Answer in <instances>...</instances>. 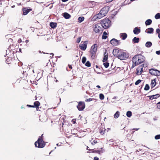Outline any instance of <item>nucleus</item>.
Masks as SVG:
<instances>
[{"instance_id": "69168bd1", "label": "nucleus", "mask_w": 160, "mask_h": 160, "mask_svg": "<svg viewBox=\"0 0 160 160\" xmlns=\"http://www.w3.org/2000/svg\"><path fill=\"white\" fill-rule=\"evenodd\" d=\"M68 0H62V1L63 2H66L68 1Z\"/></svg>"}, {"instance_id": "72a5a7b5", "label": "nucleus", "mask_w": 160, "mask_h": 160, "mask_svg": "<svg viewBox=\"0 0 160 160\" xmlns=\"http://www.w3.org/2000/svg\"><path fill=\"white\" fill-rule=\"evenodd\" d=\"M155 18L156 19H158L160 18V13H158L156 14L155 16Z\"/></svg>"}, {"instance_id": "864d4df0", "label": "nucleus", "mask_w": 160, "mask_h": 160, "mask_svg": "<svg viewBox=\"0 0 160 160\" xmlns=\"http://www.w3.org/2000/svg\"><path fill=\"white\" fill-rule=\"evenodd\" d=\"M43 134H42L41 136L39 137L38 138H41V139H42L43 140Z\"/></svg>"}, {"instance_id": "f03ea898", "label": "nucleus", "mask_w": 160, "mask_h": 160, "mask_svg": "<svg viewBox=\"0 0 160 160\" xmlns=\"http://www.w3.org/2000/svg\"><path fill=\"white\" fill-rule=\"evenodd\" d=\"M98 45L95 44L92 45L91 47L90 52V53L91 58L93 59L96 57V54L97 50Z\"/></svg>"}, {"instance_id": "cd10ccee", "label": "nucleus", "mask_w": 160, "mask_h": 160, "mask_svg": "<svg viewBox=\"0 0 160 160\" xmlns=\"http://www.w3.org/2000/svg\"><path fill=\"white\" fill-rule=\"evenodd\" d=\"M132 41L134 43H138L139 42V38L135 37L132 39Z\"/></svg>"}, {"instance_id": "6e6552de", "label": "nucleus", "mask_w": 160, "mask_h": 160, "mask_svg": "<svg viewBox=\"0 0 160 160\" xmlns=\"http://www.w3.org/2000/svg\"><path fill=\"white\" fill-rule=\"evenodd\" d=\"M122 50L121 49L116 48L114 49L113 50V55L114 56H116L118 58V56L120 55V53H121Z\"/></svg>"}, {"instance_id": "bb28decb", "label": "nucleus", "mask_w": 160, "mask_h": 160, "mask_svg": "<svg viewBox=\"0 0 160 160\" xmlns=\"http://www.w3.org/2000/svg\"><path fill=\"white\" fill-rule=\"evenodd\" d=\"M152 23V20L150 19H148L145 22L146 25H149Z\"/></svg>"}, {"instance_id": "4468645a", "label": "nucleus", "mask_w": 160, "mask_h": 160, "mask_svg": "<svg viewBox=\"0 0 160 160\" xmlns=\"http://www.w3.org/2000/svg\"><path fill=\"white\" fill-rule=\"evenodd\" d=\"M104 17L103 15L99 12L94 15L93 17V18H94L95 19H101L102 17Z\"/></svg>"}, {"instance_id": "7ed1b4c3", "label": "nucleus", "mask_w": 160, "mask_h": 160, "mask_svg": "<svg viewBox=\"0 0 160 160\" xmlns=\"http://www.w3.org/2000/svg\"><path fill=\"white\" fill-rule=\"evenodd\" d=\"M101 24L104 28L107 29L111 26V21L108 18H106L101 20Z\"/></svg>"}, {"instance_id": "0e129e2a", "label": "nucleus", "mask_w": 160, "mask_h": 160, "mask_svg": "<svg viewBox=\"0 0 160 160\" xmlns=\"http://www.w3.org/2000/svg\"><path fill=\"white\" fill-rule=\"evenodd\" d=\"M96 87H97V88H101L100 86H99V85H97V86Z\"/></svg>"}, {"instance_id": "c85d7f7f", "label": "nucleus", "mask_w": 160, "mask_h": 160, "mask_svg": "<svg viewBox=\"0 0 160 160\" xmlns=\"http://www.w3.org/2000/svg\"><path fill=\"white\" fill-rule=\"evenodd\" d=\"M152 45V43L151 42H147L145 44V46L147 48L150 47Z\"/></svg>"}, {"instance_id": "0eeeda50", "label": "nucleus", "mask_w": 160, "mask_h": 160, "mask_svg": "<svg viewBox=\"0 0 160 160\" xmlns=\"http://www.w3.org/2000/svg\"><path fill=\"white\" fill-rule=\"evenodd\" d=\"M85 107V104L84 102L80 101L78 102L77 108L79 111H83Z\"/></svg>"}, {"instance_id": "58836bf2", "label": "nucleus", "mask_w": 160, "mask_h": 160, "mask_svg": "<svg viewBox=\"0 0 160 160\" xmlns=\"http://www.w3.org/2000/svg\"><path fill=\"white\" fill-rule=\"evenodd\" d=\"M85 65L87 67H90L91 66V64L89 61H87L85 63Z\"/></svg>"}, {"instance_id": "de8ad7c7", "label": "nucleus", "mask_w": 160, "mask_h": 160, "mask_svg": "<svg viewBox=\"0 0 160 160\" xmlns=\"http://www.w3.org/2000/svg\"><path fill=\"white\" fill-rule=\"evenodd\" d=\"M76 119H73L72 121V122L73 124L76 123Z\"/></svg>"}, {"instance_id": "9d476101", "label": "nucleus", "mask_w": 160, "mask_h": 160, "mask_svg": "<svg viewBox=\"0 0 160 160\" xmlns=\"http://www.w3.org/2000/svg\"><path fill=\"white\" fill-rule=\"evenodd\" d=\"M110 43L114 46L119 45L120 44V42L119 40L115 38L112 39L110 41Z\"/></svg>"}, {"instance_id": "09e8293b", "label": "nucleus", "mask_w": 160, "mask_h": 160, "mask_svg": "<svg viewBox=\"0 0 160 160\" xmlns=\"http://www.w3.org/2000/svg\"><path fill=\"white\" fill-rule=\"evenodd\" d=\"M107 38V36L106 35H103L102 36V38L103 39H106Z\"/></svg>"}, {"instance_id": "a878e982", "label": "nucleus", "mask_w": 160, "mask_h": 160, "mask_svg": "<svg viewBox=\"0 0 160 160\" xmlns=\"http://www.w3.org/2000/svg\"><path fill=\"white\" fill-rule=\"evenodd\" d=\"M57 24L56 22H51L50 23V26L53 28H55L57 27Z\"/></svg>"}, {"instance_id": "f3484780", "label": "nucleus", "mask_w": 160, "mask_h": 160, "mask_svg": "<svg viewBox=\"0 0 160 160\" xmlns=\"http://www.w3.org/2000/svg\"><path fill=\"white\" fill-rule=\"evenodd\" d=\"M160 96V95L159 94H157L155 95L149 96L148 97L149 98V99L152 100L153 99H157L158 98H159Z\"/></svg>"}, {"instance_id": "423d86ee", "label": "nucleus", "mask_w": 160, "mask_h": 160, "mask_svg": "<svg viewBox=\"0 0 160 160\" xmlns=\"http://www.w3.org/2000/svg\"><path fill=\"white\" fill-rule=\"evenodd\" d=\"M149 72L152 75L156 76H160V71L154 69H150L149 70Z\"/></svg>"}, {"instance_id": "20e7f679", "label": "nucleus", "mask_w": 160, "mask_h": 160, "mask_svg": "<svg viewBox=\"0 0 160 160\" xmlns=\"http://www.w3.org/2000/svg\"><path fill=\"white\" fill-rule=\"evenodd\" d=\"M46 143V142L42 139L38 138L37 141L35 142V145L36 147L42 148L45 146Z\"/></svg>"}, {"instance_id": "680f3d73", "label": "nucleus", "mask_w": 160, "mask_h": 160, "mask_svg": "<svg viewBox=\"0 0 160 160\" xmlns=\"http://www.w3.org/2000/svg\"><path fill=\"white\" fill-rule=\"evenodd\" d=\"M51 55H52V56H50V57L51 58H52L53 57V55H54V54L53 53H51L50 54Z\"/></svg>"}, {"instance_id": "a19ab883", "label": "nucleus", "mask_w": 160, "mask_h": 160, "mask_svg": "<svg viewBox=\"0 0 160 160\" xmlns=\"http://www.w3.org/2000/svg\"><path fill=\"white\" fill-rule=\"evenodd\" d=\"M95 100V99L94 98H88V99H87L85 100V101L86 102H90L92 101V100Z\"/></svg>"}, {"instance_id": "aec40b11", "label": "nucleus", "mask_w": 160, "mask_h": 160, "mask_svg": "<svg viewBox=\"0 0 160 160\" xmlns=\"http://www.w3.org/2000/svg\"><path fill=\"white\" fill-rule=\"evenodd\" d=\"M127 34L125 33H121L120 34V37L123 40H125L127 38Z\"/></svg>"}, {"instance_id": "49530a36", "label": "nucleus", "mask_w": 160, "mask_h": 160, "mask_svg": "<svg viewBox=\"0 0 160 160\" xmlns=\"http://www.w3.org/2000/svg\"><path fill=\"white\" fill-rule=\"evenodd\" d=\"M157 108L158 109H160V102L157 104Z\"/></svg>"}, {"instance_id": "2f4dec72", "label": "nucleus", "mask_w": 160, "mask_h": 160, "mask_svg": "<svg viewBox=\"0 0 160 160\" xmlns=\"http://www.w3.org/2000/svg\"><path fill=\"white\" fill-rule=\"evenodd\" d=\"M84 19V18L83 17H80L78 18V22H81L83 21Z\"/></svg>"}, {"instance_id": "2eb2a0df", "label": "nucleus", "mask_w": 160, "mask_h": 160, "mask_svg": "<svg viewBox=\"0 0 160 160\" xmlns=\"http://www.w3.org/2000/svg\"><path fill=\"white\" fill-rule=\"evenodd\" d=\"M40 105V102L38 101H36L34 102V105H33V106L34 107V108H36L37 111H38L39 110V107Z\"/></svg>"}, {"instance_id": "3c124183", "label": "nucleus", "mask_w": 160, "mask_h": 160, "mask_svg": "<svg viewBox=\"0 0 160 160\" xmlns=\"http://www.w3.org/2000/svg\"><path fill=\"white\" fill-rule=\"evenodd\" d=\"M156 32L157 33H158V34H159V33H160V30L159 29V28H157L156 29Z\"/></svg>"}, {"instance_id": "4d7b16f0", "label": "nucleus", "mask_w": 160, "mask_h": 160, "mask_svg": "<svg viewBox=\"0 0 160 160\" xmlns=\"http://www.w3.org/2000/svg\"><path fill=\"white\" fill-rule=\"evenodd\" d=\"M99 158L96 157H95L94 158V160H99Z\"/></svg>"}, {"instance_id": "393cba45", "label": "nucleus", "mask_w": 160, "mask_h": 160, "mask_svg": "<svg viewBox=\"0 0 160 160\" xmlns=\"http://www.w3.org/2000/svg\"><path fill=\"white\" fill-rule=\"evenodd\" d=\"M63 17L66 19H69L71 17V15L67 12H65L63 13Z\"/></svg>"}, {"instance_id": "e433bc0d", "label": "nucleus", "mask_w": 160, "mask_h": 160, "mask_svg": "<svg viewBox=\"0 0 160 160\" xmlns=\"http://www.w3.org/2000/svg\"><path fill=\"white\" fill-rule=\"evenodd\" d=\"M18 43H19L22 42V43L20 44V46H22V45H24V41H22L21 38H19L18 39Z\"/></svg>"}, {"instance_id": "5fc2aeb1", "label": "nucleus", "mask_w": 160, "mask_h": 160, "mask_svg": "<svg viewBox=\"0 0 160 160\" xmlns=\"http://www.w3.org/2000/svg\"><path fill=\"white\" fill-rule=\"evenodd\" d=\"M81 40V38H78L77 40V42L78 43Z\"/></svg>"}, {"instance_id": "412c9836", "label": "nucleus", "mask_w": 160, "mask_h": 160, "mask_svg": "<svg viewBox=\"0 0 160 160\" xmlns=\"http://www.w3.org/2000/svg\"><path fill=\"white\" fill-rule=\"evenodd\" d=\"M153 30V29L152 28H150L146 29L145 32L148 33H152Z\"/></svg>"}, {"instance_id": "dca6fc26", "label": "nucleus", "mask_w": 160, "mask_h": 160, "mask_svg": "<svg viewBox=\"0 0 160 160\" xmlns=\"http://www.w3.org/2000/svg\"><path fill=\"white\" fill-rule=\"evenodd\" d=\"M133 33L135 34H138L141 32L140 27H135L133 31Z\"/></svg>"}, {"instance_id": "774afa93", "label": "nucleus", "mask_w": 160, "mask_h": 160, "mask_svg": "<svg viewBox=\"0 0 160 160\" xmlns=\"http://www.w3.org/2000/svg\"><path fill=\"white\" fill-rule=\"evenodd\" d=\"M96 67L97 68H98V65H96Z\"/></svg>"}, {"instance_id": "5701e85b", "label": "nucleus", "mask_w": 160, "mask_h": 160, "mask_svg": "<svg viewBox=\"0 0 160 160\" xmlns=\"http://www.w3.org/2000/svg\"><path fill=\"white\" fill-rule=\"evenodd\" d=\"M156 80L155 79L152 80L151 81V88H152L154 87L156 85Z\"/></svg>"}, {"instance_id": "6e6d98bb", "label": "nucleus", "mask_w": 160, "mask_h": 160, "mask_svg": "<svg viewBox=\"0 0 160 160\" xmlns=\"http://www.w3.org/2000/svg\"><path fill=\"white\" fill-rule=\"evenodd\" d=\"M156 53L158 55H160V50L157 51L156 52Z\"/></svg>"}, {"instance_id": "13d9d810", "label": "nucleus", "mask_w": 160, "mask_h": 160, "mask_svg": "<svg viewBox=\"0 0 160 160\" xmlns=\"http://www.w3.org/2000/svg\"><path fill=\"white\" fill-rule=\"evenodd\" d=\"M87 149L88 150H90L92 151V149H89V148L87 146Z\"/></svg>"}, {"instance_id": "e2e57ef3", "label": "nucleus", "mask_w": 160, "mask_h": 160, "mask_svg": "<svg viewBox=\"0 0 160 160\" xmlns=\"http://www.w3.org/2000/svg\"><path fill=\"white\" fill-rule=\"evenodd\" d=\"M103 35H107V32H103Z\"/></svg>"}, {"instance_id": "9b49d317", "label": "nucleus", "mask_w": 160, "mask_h": 160, "mask_svg": "<svg viewBox=\"0 0 160 160\" xmlns=\"http://www.w3.org/2000/svg\"><path fill=\"white\" fill-rule=\"evenodd\" d=\"M32 10V9H31L30 8L27 7L23 8L22 9V11L23 12V14L24 15H26L28 14V13L30 11Z\"/></svg>"}, {"instance_id": "ea45409f", "label": "nucleus", "mask_w": 160, "mask_h": 160, "mask_svg": "<svg viewBox=\"0 0 160 160\" xmlns=\"http://www.w3.org/2000/svg\"><path fill=\"white\" fill-rule=\"evenodd\" d=\"M149 88L150 87L149 85L148 84H146L145 86L144 89L145 90H148L149 89Z\"/></svg>"}, {"instance_id": "8fccbe9b", "label": "nucleus", "mask_w": 160, "mask_h": 160, "mask_svg": "<svg viewBox=\"0 0 160 160\" xmlns=\"http://www.w3.org/2000/svg\"><path fill=\"white\" fill-rule=\"evenodd\" d=\"M27 106L29 107V108H34V107L33 106V105H30L29 104H27Z\"/></svg>"}, {"instance_id": "f704fd0d", "label": "nucleus", "mask_w": 160, "mask_h": 160, "mask_svg": "<svg viewBox=\"0 0 160 160\" xmlns=\"http://www.w3.org/2000/svg\"><path fill=\"white\" fill-rule=\"evenodd\" d=\"M92 140H93V139H92L91 140H90V142H91V144L92 145H93L97 143V141H96L95 140H93V141Z\"/></svg>"}, {"instance_id": "79ce46f5", "label": "nucleus", "mask_w": 160, "mask_h": 160, "mask_svg": "<svg viewBox=\"0 0 160 160\" xmlns=\"http://www.w3.org/2000/svg\"><path fill=\"white\" fill-rule=\"evenodd\" d=\"M86 58L85 57H82V63L83 64H84L86 62Z\"/></svg>"}, {"instance_id": "f8f14e48", "label": "nucleus", "mask_w": 160, "mask_h": 160, "mask_svg": "<svg viewBox=\"0 0 160 160\" xmlns=\"http://www.w3.org/2000/svg\"><path fill=\"white\" fill-rule=\"evenodd\" d=\"M79 47L81 50L84 51L86 50L87 47V43L86 42L84 41L82 43H81L79 45Z\"/></svg>"}, {"instance_id": "1a4fd4ad", "label": "nucleus", "mask_w": 160, "mask_h": 160, "mask_svg": "<svg viewBox=\"0 0 160 160\" xmlns=\"http://www.w3.org/2000/svg\"><path fill=\"white\" fill-rule=\"evenodd\" d=\"M142 65L143 66H140L136 69L137 74V75H140L141 74L143 71V67H147V64L145 65L144 64H143Z\"/></svg>"}, {"instance_id": "c03bdc74", "label": "nucleus", "mask_w": 160, "mask_h": 160, "mask_svg": "<svg viewBox=\"0 0 160 160\" xmlns=\"http://www.w3.org/2000/svg\"><path fill=\"white\" fill-rule=\"evenodd\" d=\"M155 138L156 140L160 139V134L156 135L155 137Z\"/></svg>"}, {"instance_id": "a211bd4d", "label": "nucleus", "mask_w": 160, "mask_h": 160, "mask_svg": "<svg viewBox=\"0 0 160 160\" xmlns=\"http://www.w3.org/2000/svg\"><path fill=\"white\" fill-rule=\"evenodd\" d=\"M104 150L102 149V148H101L100 150H94L93 149H92V152L93 153H97L100 154L101 153H103L104 152Z\"/></svg>"}, {"instance_id": "052dcab7", "label": "nucleus", "mask_w": 160, "mask_h": 160, "mask_svg": "<svg viewBox=\"0 0 160 160\" xmlns=\"http://www.w3.org/2000/svg\"><path fill=\"white\" fill-rule=\"evenodd\" d=\"M139 129V128H134L132 129V130H135L136 131H137Z\"/></svg>"}, {"instance_id": "4be33fe9", "label": "nucleus", "mask_w": 160, "mask_h": 160, "mask_svg": "<svg viewBox=\"0 0 160 160\" xmlns=\"http://www.w3.org/2000/svg\"><path fill=\"white\" fill-rule=\"evenodd\" d=\"M108 53L106 52V51L104 53V57L103 58V59L102 60L103 62H105L108 59Z\"/></svg>"}, {"instance_id": "39448f33", "label": "nucleus", "mask_w": 160, "mask_h": 160, "mask_svg": "<svg viewBox=\"0 0 160 160\" xmlns=\"http://www.w3.org/2000/svg\"><path fill=\"white\" fill-rule=\"evenodd\" d=\"M129 57V54L127 52L122 50L118 56V58L120 60H125L127 59Z\"/></svg>"}, {"instance_id": "37998d69", "label": "nucleus", "mask_w": 160, "mask_h": 160, "mask_svg": "<svg viewBox=\"0 0 160 160\" xmlns=\"http://www.w3.org/2000/svg\"><path fill=\"white\" fill-rule=\"evenodd\" d=\"M142 81L140 79H138V80H137L135 82V85H138L139 83H140Z\"/></svg>"}, {"instance_id": "4c0bfd02", "label": "nucleus", "mask_w": 160, "mask_h": 160, "mask_svg": "<svg viewBox=\"0 0 160 160\" xmlns=\"http://www.w3.org/2000/svg\"><path fill=\"white\" fill-rule=\"evenodd\" d=\"M99 98L101 100L104 99V96L103 94H102V93L100 94Z\"/></svg>"}, {"instance_id": "338daca9", "label": "nucleus", "mask_w": 160, "mask_h": 160, "mask_svg": "<svg viewBox=\"0 0 160 160\" xmlns=\"http://www.w3.org/2000/svg\"><path fill=\"white\" fill-rule=\"evenodd\" d=\"M158 38L160 39V33H159L158 35Z\"/></svg>"}, {"instance_id": "7c9ffc66", "label": "nucleus", "mask_w": 160, "mask_h": 160, "mask_svg": "<svg viewBox=\"0 0 160 160\" xmlns=\"http://www.w3.org/2000/svg\"><path fill=\"white\" fill-rule=\"evenodd\" d=\"M106 130V129L105 128H102L101 129L100 133L101 135H103L104 133L105 132Z\"/></svg>"}, {"instance_id": "c756f323", "label": "nucleus", "mask_w": 160, "mask_h": 160, "mask_svg": "<svg viewBox=\"0 0 160 160\" xmlns=\"http://www.w3.org/2000/svg\"><path fill=\"white\" fill-rule=\"evenodd\" d=\"M120 116V112L119 111H117L114 115V118H117L119 117Z\"/></svg>"}, {"instance_id": "a18cd8bd", "label": "nucleus", "mask_w": 160, "mask_h": 160, "mask_svg": "<svg viewBox=\"0 0 160 160\" xmlns=\"http://www.w3.org/2000/svg\"><path fill=\"white\" fill-rule=\"evenodd\" d=\"M29 41L28 40H26L25 41H24V44L25 46H26L27 47L28 46H27V44L29 42Z\"/></svg>"}, {"instance_id": "c9c22d12", "label": "nucleus", "mask_w": 160, "mask_h": 160, "mask_svg": "<svg viewBox=\"0 0 160 160\" xmlns=\"http://www.w3.org/2000/svg\"><path fill=\"white\" fill-rule=\"evenodd\" d=\"M103 64L104 65L105 67L107 68L109 66V63L108 62H104Z\"/></svg>"}, {"instance_id": "f257e3e1", "label": "nucleus", "mask_w": 160, "mask_h": 160, "mask_svg": "<svg viewBox=\"0 0 160 160\" xmlns=\"http://www.w3.org/2000/svg\"><path fill=\"white\" fill-rule=\"evenodd\" d=\"M145 60V57L141 54H139L134 56L132 58V68H133L143 62Z\"/></svg>"}, {"instance_id": "603ef678", "label": "nucleus", "mask_w": 160, "mask_h": 160, "mask_svg": "<svg viewBox=\"0 0 160 160\" xmlns=\"http://www.w3.org/2000/svg\"><path fill=\"white\" fill-rule=\"evenodd\" d=\"M65 122H60V125L62 127Z\"/></svg>"}, {"instance_id": "ddd939ff", "label": "nucleus", "mask_w": 160, "mask_h": 160, "mask_svg": "<svg viewBox=\"0 0 160 160\" xmlns=\"http://www.w3.org/2000/svg\"><path fill=\"white\" fill-rule=\"evenodd\" d=\"M108 12L107 7H105L103 8L100 11V12L102 13L104 16L106 15Z\"/></svg>"}, {"instance_id": "473e14b6", "label": "nucleus", "mask_w": 160, "mask_h": 160, "mask_svg": "<svg viewBox=\"0 0 160 160\" xmlns=\"http://www.w3.org/2000/svg\"><path fill=\"white\" fill-rule=\"evenodd\" d=\"M127 116L129 118L132 115V113L130 111H128L126 113Z\"/></svg>"}, {"instance_id": "bf43d9fd", "label": "nucleus", "mask_w": 160, "mask_h": 160, "mask_svg": "<svg viewBox=\"0 0 160 160\" xmlns=\"http://www.w3.org/2000/svg\"><path fill=\"white\" fill-rule=\"evenodd\" d=\"M68 67L70 69H72V66H71V65H68Z\"/></svg>"}, {"instance_id": "b1692460", "label": "nucleus", "mask_w": 160, "mask_h": 160, "mask_svg": "<svg viewBox=\"0 0 160 160\" xmlns=\"http://www.w3.org/2000/svg\"><path fill=\"white\" fill-rule=\"evenodd\" d=\"M66 118L65 116L61 117L59 119V122H66Z\"/></svg>"}, {"instance_id": "6ab92c4d", "label": "nucleus", "mask_w": 160, "mask_h": 160, "mask_svg": "<svg viewBox=\"0 0 160 160\" xmlns=\"http://www.w3.org/2000/svg\"><path fill=\"white\" fill-rule=\"evenodd\" d=\"M101 29V28L98 25H96L95 27L94 28V31L96 33H98L100 32Z\"/></svg>"}]
</instances>
